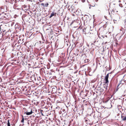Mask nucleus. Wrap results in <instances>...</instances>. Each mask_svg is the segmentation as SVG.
<instances>
[{
	"label": "nucleus",
	"instance_id": "nucleus-17",
	"mask_svg": "<svg viewBox=\"0 0 126 126\" xmlns=\"http://www.w3.org/2000/svg\"><path fill=\"white\" fill-rule=\"evenodd\" d=\"M73 22H72L71 23V24H70V25H72V24H73Z\"/></svg>",
	"mask_w": 126,
	"mask_h": 126
},
{
	"label": "nucleus",
	"instance_id": "nucleus-12",
	"mask_svg": "<svg viewBox=\"0 0 126 126\" xmlns=\"http://www.w3.org/2000/svg\"><path fill=\"white\" fill-rule=\"evenodd\" d=\"M24 122V119L23 118L22 119V120L21 121V122L22 123H23Z\"/></svg>",
	"mask_w": 126,
	"mask_h": 126
},
{
	"label": "nucleus",
	"instance_id": "nucleus-9",
	"mask_svg": "<svg viewBox=\"0 0 126 126\" xmlns=\"http://www.w3.org/2000/svg\"><path fill=\"white\" fill-rule=\"evenodd\" d=\"M43 4V6H44L47 7L48 6V3H46V4Z\"/></svg>",
	"mask_w": 126,
	"mask_h": 126
},
{
	"label": "nucleus",
	"instance_id": "nucleus-8",
	"mask_svg": "<svg viewBox=\"0 0 126 126\" xmlns=\"http://www.w3.org/2000/svg\"><path fill=\"white\" fill-rule=\"evenodd\" d=\"M23 112H24V113H26V112H27V111H26V108H23Z\"/></svg>",
	"mask_w": 126,
	"mask_h": 126
},
{
	"label": "nucleus",
	"instance_id": "nucleus-1",
	"mask_svg": "<svg viewBox=\"0 0 126 126\" xmlns=\"http://www.w3.org/2000/svg\"><path fill=\"white\" fill-rule=\"evenodd\" d=\"M109 74H108L105 77L104 80L105 81V83L106 84H104V87L106 90H107L108 88V85L109 82L108 79L109 77Z\"/></svg>",
	"mask_w": 126,
	"mask_h": 126
},
{
	"label": "nucleus",
	"instance_id": "nucleus-6",
	"mask_svg": "<svg viewBox=\"0 0 126 126\" xmlns=\"http://www.w3.org/2000/svg\"><path fill=\"white\" fill-rule=\"evenodd\" d=\"M33 113L32 110H31V111L30 112H26V114L27 115H29L32 114Z\"/></svg>",
	"mask_w": 126,
	"mask_h": 126
},
{
	"label": "nucleus",
	"instance_id": "nucleus-3",
	"mask_svg": "<svg viewBox=\"0 0 126 126\" xmlns=\"http://www.w3.org/2000/svg\"><path fill=\"white\" fill-rule=\"evenodd\" d=\"M1 15L4 18L6 19H8L9 16V14H6L4 12H3L1 14Z\"/></svg>",
	"mask_w": 126,
	"mask_h": 126
},
{
	"label": "nucleus",
	"instance_id": "nucleus-15",
	"mask_svg": "<svg viewBox=\"0 0 126 126\" xmlns=\"http://www.w3.org/2000/svg\"><path fill=\"white\" fill-rule=\"evenodd\" d=\"M15 3H16L17 2V0H15Z\"/></svg>",
	"mask_w": 126,
	"mask_h": 126
},
{
	"label": "nucleus",
	"instance_id": "nucleus-4",
	"mask_svg": "<svg viewBox=\"0 0 126 126\" xmlns=\"http://www.w3.org/2000/svg\"><path fill=\"white\" fill-rule=\"evenodd\" d=\"M57 88L55 86H53L52 88V92L53 93H55L57 91Z\"/></svg>",
	"mask_w": 126,
	"mask_h": 126
},
{
	"label": "nucleus",
	"instance_id": "nucleus-7",
	"mask_svg": "<svg viewBox=\"0 0 126 126\" xmlns=\"http://www.w3.org/2000/svg\"><path fill=\"white\" fill-rule=\"evenodd\" d=\"M121 117L122 118V120L123 121L126 120V117H124L123 116H122Z\"/></svg>",
	"mask_w": 126,
	"mask_h": 126
},
{
	"label": "nucleus",
	"instance_id": "nucleus-13",
	"mask_svg": "<svg viewBox=\"0 0 126 126\" xmlns=\"http://www.w3.org/2000/svg\"><path fill=\"white\" fill-rule=\"evenodd\" d=\"M81 0L83 2H84L85 1V0Z\"/></svg>",
	"mask_w": 126,
	"mask_h": 126
},
{
	"label": "nucleus",
	"instance_id": "nucleus-11",
	"mask_svg": "<svg viewBox=\"0 0 126 126\" xmlns=\"http://www.w3.org/2000/svg\"><path fill=\"white\" fill-rule=\"evenodd\" d=\"M7 126H10V123L9 122V120H8L7 121Z\"/></svg>",
	"mask_w": 126,
	"mask_h": 126
},
{
	"label": "nucleus",
	"instance_id": "nucleus-14",
	"mask_svg": "<svg viewBox=\"0 0 126 126\" xmlns=\"http://www.w3.org/2000/svg\"><path fill=\"white\" fill-rule=\"evenodd\" d=\"M94 1H95L96 2H98V0H94Z\"/></svg>",
	"mask_w": 126,
	"mask_h": 126
},
{
	"label": "nucleus",
	"instance_id": "nucleus-5",
	"mask_svg": "<svg viewBox=\"0 0 126 126\" xmlns=\"http://www.w3.org/2000/svg\"><path fill=\"white\" fill-rule=\"evenodd\" d=\"M56 13L54 12H53L51 14V15L50 16V18H51L53 16H55L56 15Z\"/></svg>",
	"mask_w": 126,
	"mask_h": 126
},
{
	"label": "nucleus",
	"instance_id": "nucleus-10",
	"mask_svg": "<svg viewBox=\"0 0 126 126\" xmlns=\"http://www.w3.org/2000/svg\"><path fill=\"white\" fill-rule=\"evenodd\" d=\"M107 23H106V24H105L104 25V28H106V27L107 26Z\"/></svg>",
	"mask_w": 126,
	"mask_h": 126
},
{
	"label": "nucleus",
	"instance_id": "nucleus-2",
	"mask_svg": "<svg viewBox=\"0 0 126 126\" xmlns=\"http://www.w3.org/2000/svg\"><path fill=\"white\" fill-rule=\"evenodd\" d=\"M6 25H1L0 26V34L6 32Z\"/></svg>",
	"mask_w": 126,
	"mask_h": 126
},
{
	"label": "nucleus",
	"instance_id": "nucleus-16",
	"mask_svg": "<svg viewBox=\"0 0 126 126\" xmlns=\"http://www.w3.org/2000/svg\"><path fill=\"white\" fill-rule=\"evenodd\" d=\"M118 1L119 2H121V0H119Z\"/></svg>",
	"mask_w": 126,
	"mask_h": 126
}]
</instances>
